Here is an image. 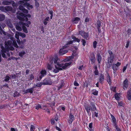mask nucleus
<instances>
[{
  "instance_id": "nucleus-9",
  "label": "nucleus",
  "mask_w": 131,
  "mask_h": 131,
  "mask_svg": "<svg viewBox=\"0 0 131 131\" xmlns=\"http://www.w3.org/2000/svg\"><path fill=\"white\" fill-rule=\"evenodd\" d=\"M79 34L84 38L86 39H87L88 35L87 34L86 32L82 30H81L79 31Z\"/></svg>"
},
{
  "instance_id": "nucleus-8",
  "label": "nucleus",
  "mask_w": 131,
  "mask_h": 131,
  "mask_svg": "<svg viewBox=\"0 0 131 131\" xmlns=\"http://www.w3.org/2000/svg\"><path fill=\"white\" fill-rule=\"evenodd\" d=\"M14 3V1L11 0H5L2 2V4L5 5H9L11 4H13Z\"/></svg>"
},
{
  "instance_id": "nucleus-48",
  "label": "nucleus",
  "mask_w": 131,
  "mask_h": 131,
  "mask_svg": "<svg viewBox=\"0 0 131 131\" xmlns=\"http://www.w3.org/2000/svg\"><path fill=\"white\" fill-rule=\"evenodd\" d=\"M73 40L68 41L67 42V44L65 45H66V46H68V45L72 44L73 42Z\"/></svg>"
},
{
  "instance_id": "nucleus-38",
  "label": "nucleus",
  "mask_w": 131,
  "mask_h": 131,
  "mask_svg": "<svg viewBox=\"0 0 131 131\" xmlns=\"http://www.w3.org/2000/svg\"><path fill=\"white\" fill-rule=\"evenodd\" d=\"M12 45H13L14 47H16L17 48H18V46L17 45L16 42L15 40H13V43Z\"/></svg>"
},
{
  "instance_id": "nucleus-35",
  "label": "nucleus",
  "mask_w": 131,
  "mask_h": 131,
  "mask_svg": "<svg viewBox=\"0 0 131 131\" xmlns=\"http://www.w3.org/2000/svg\"><path fill=\"white\" fill-rule=\"evenodd\" d=\"M64 85V83L63 82L61 83V84L59 85L58 87V90H59Z\"/></svg>"
},
{
  "instance_id": "nucleus-3",
  "label": "nucleus",
  "mask_w": 131,
  "mask_h": 131,
  "mask_svg": "<svg viewBox=\"0 0 131 131\" xmlns=\"http://www.w3.org/2000/svg\"><path fill=\"white\" fill-rule=\"evenodd\" d=\"M108 52L109 55V57L107 58L108 63H111L113 62V59L114 58V54L111 50H108Z\"/></svg>"
},
{
  "instance_id": "nucleus-11",
  "label": "nucleus",
  "mask_w": 131,
  "mask_h": 131,
  "mask_svg": "<svg viewBox=\"0 0 131 131\" xmlns=\"http://www.w3.org/2000/svg\"><path fill=\"white\" fill-rule=\"evenodd\" d=\"M101 26V23L100 20H98L97 23L96 27L98 30V32L100 33L101 32L100 27Z\"/></svg>"
},
{
  "instance_id": "nucleus-63",
  "label": "nucleus",
  "mask_w": 131,
  "mask_h": 131,
  "mask_svg": "<svg viewBox=\"0 0 131 131\" xmlns=\"http://www.w3.org/2000/svg\"><path fill=\"white\" fill-rule=\"evenodd\" d=\"M115 98L117 100H118L119 99V97L116 94L115 95Z\"/></svg>"
},
{
  "instance_id": "nucleus-56",
  "label": "nucleus",
  "mask_w": 131,
  "mask_h": 131,
  "mask_svg": "<svg viewBox=\"0 0 131 131\" xmlns=\"http://www.w3.org/2000/svg\"><path fill=\"white\" fill-rule=\"evenodd\" d=\"M94 72L95 73V75H97L98 74V71L97 70H95Z\"/></svg>"
},
{
  "instance_id": "nucleus-2",
  "label": "nucleus",
  "mask_w": 131,
  "mask_h": 131,
  "mask_svg": "<svg viewBox=\"0 0 131 131\" xmlns=\"http://www.w3.org/2000/svg\"><path fill=\"white\" fill-rule=\"evenodd\" d=\"M17 15L16 16L17 18L19 20L21 21L25 22H27V24H30L31 22L30 21L28 20V19L26 16H24V14L22 13H17Z\"/></svg>"
},
{
  "instance_id": "nucleus-32",
  "label": "nucleus",
  "mask_w": 131,
  "mask_h": 131,
  "mask_svg": "<svg viewBox=\"0 0 131 131\" xmlns=\"http://www.w3.org/2000/svg\"><path fill=\"white\" fill-rule=\"evenodd\" d=\"M72 38L73 39V40L75 41H77L78 42H79L80 41V39H79L75 37H72Z\"/></svg>"
},
{
  "instance_id": "nucleus-14",
  "label": "nucleus",
  "mask_w": 131,
  "mask_h": 131,
  "mask_svg": "<svg viewBox=\"0 0 131 131\" xmlns=\"http://www.w3.org/2000/svg\"><path fill=\"white\" fill-rule=\"evenodd\" d=\"M127 97L129 100H131V88L128 91L127 94Z\"/></svg>"
},
{
  "instance_id": "nucleus-25",
  "label": "nucleus",
  "mask_w": 131,
  "mask_h": 131,
  "mask_svg": "<svg viewBox=\"0 0 131 131\" xmlns=\"http://www.w3.org/2000/svg\"><path fill=\"white\" fill-rule=\"evenodd\" d=\"M12 8L11 6H7L5 7V12L6 11H10L12 10Z\"/></svg>"
},
{
  "instance_id": "nucleus-53",
  "label": "nucleus",
  "mask_w": 131,
  "mask_h": 131,
  "mask_svg": "<svg viewBox=\"0 0 131 131\" xmlns=\"http://www.w3.org/2000/svg\"><path fill=\"white\" fill-rule=\"evenodd\" d=\"M113 125L115 127L117 131H118L120 130V129L119 128L118 126H117V123L116 124V125H115V124H114Z\"/></svg>"
},
{
  "instance_id": "nucleus-6",
  "label": "nucleus",
  "mask_w": 131,
  "mask_h": 131,
  "mask_svg": "<svg viewBox=\"0 0 131 131\" xmlns=\"http://www.w3.org/2000/svg\"><path fill=\"white\" fill-rule=\"evenodd\" d=\"M68 46H66V45H65L59 51L60 54L61 55H63L67 53L68 52V50H66L65 49Z\"/></svg>"
},
{
  "instance_id": "nucleus-36",
  "label": "nucleus",
  "mask_w": 131,
  "mask_h": 131,
  "mask_svg": "<svg viewBox=\"0 0 131 131\" xmlns=\"http://www.w3.org/2000/svg\"><path fill=\"white\" fill-rule=\"evenodd\" d=\"M52 66L53 65L50 64V63H48L47 65L48 69L50 70H51Z\"/></svg>"
},
{
  "instance_id": "nucleus-64",
  "label": "nucleus",
  "mask_w": 131,
  "mask_h": 131,
  "mask_svg": "<svg viewBox=\"0 0 131 131\" xmlns=\"http://www.w3.org/2000/svg\"><path fill=\"white\" fill-rule=\"evenodd\" d=\"M127 68V66H124V68H123V72H124L125 70H126V68Z\"/></svg>"
},
{
  "instance_id": "nucleus-47",
  "label": "nucleus",
  "mask_w": 131,
  "mask_h": 131,
  "mask_svg": "<svg viewBox=\"0 0 131 131\" xmlns=\"http://www.w3.org/2000/svg\"><path fill=\"white\" fill-rule=\"evenodd\" d=\"M35 5L36 8H38L39 7V4L38 2H35Z\"/></svg>"
},
{
  "instance_id": "nucleus-49",
  "label": "nucleus",
  "mask_w": 131,
  "mask_h": 131,
  "mask_svg": "<svg viewBox=\"0 0 131 131\" xmlns=\"http://www.w3.org/2000/svg\"><path fill=\"white\" fill-rule=\"evenodd\" d=\"M39 108H41V106L40 105L38 104L36 106V108L38 110Z\"/></svg>"
},
{
  "instance_id": "nucleus-61",
  "label": "nucleus",
  "mask_w": 131,
  "mask_h": 131,
  "mask_svg": "<svg viewBox=\"0 0 131 131\" xmlns=\"http://www.w3.org/2000/svg\"><path fill=\"white\" fill-rule=\"evenodd\" d=\"M129 41H127V43L126 44V47L127 48L129 46Z\"/></svg>"
},
{
  "instance_id": "nucleus-46",
  "label": "nucleus",
  "mask_w": 131,
  "mask_h": 131,
  "mask_svg": "<svg viewBox=\"0 0 131 131\" xmlns=\"http://www.w3.org/2000/svg\"><path fill=\"white\" fill-rule=\"evenodd\" d=\"M81 42L82 43L83 45L84 46H85L86 43L85 40L83 39H81Z\"/></svg>"
},
{
  "instance_id": "nucleus-15",
  "label": "nucleus",
  "mask_w": 131,
  "mask_h": 131,
  "mask_svg": "<svg viewBox=\"0 0 131 131\" xmlns=\"http://www.w3.org/2000/svg\"><path fill=\"white\" fill-rule=\"evenodd\" d=\"M19 9L20 10H21L23 12L25 13H27L28 12V11L25 9L24 7L21 5H20L18 7Z\"/></svg>"
},
{
  "instance_id": "nucleus-62",
  "label": "nucleus",
  "mask_w": 131,
  "mask_h": 131,
  "mask_svg": "<svg viewBox=\"0 0 131 131\" xmlns=\"http://www.w3.org/2000/svg\"><path fill=\"white\" fill-rule=\"evenodd\" d=\"M74 84L75 86H78L79 85L78 83L76 81H75L74 82Z\"/></svg>"
},
{
  "instance_id": "nucleus-37",
  "label": "nucleus",
  "mask_w": 131,
  "mask_h": 131,
  "mask_svg": "<svg viewBox=\"0 0 131 131\" xmlns=\"http://www.w3.org/2000/svg\"><path fill=\"white\" fill-rule=\"evenodd\" d=\"M10 77L8 75H6L5 77V79L3 81L8 82L10 79Z\"/></svg>"
},
{
  "instance_id": "nucleus-24",
  "label": "nucleus",
  "mask_w": 131,
  "mask_h": 131,
  "mask_svg": "<svg viewBox=\"0 0 131 131\" xmlns=\"http://www.w3.org/2000/svg\"><path fill=\"white\" fill-rule=\"evenodd\" d=\"M80 19L78 17H76L74 18V19L72 20L73 23V24H77L78 21L80 20Z\"/></svg>"
},
{
  "instance_id": "nucleus-59",
  "label": "nucleus",
  "mask_w": 131,
  "mask_h": 131,
  "mask_svg": "<svg viewBox=\"0 0 131 131\" xmlns=\"http://www.w3.org/2000/svg\"><path fill=\"white\" fill-rule=\"evenodd\" d=\"M49 63H50V64L53 65V60L52 59H50V62Z\"/></svg>"
},
{
  "instance_id": "nucleus-45",
  "label": "nucleus",
  "mask_w": 131,
  "mask_h": 131,
  "mask_svg": "<svg viewBox=\"0 0 131 131\" xmlns=\"http://www.w3.org/2000/svg\"><path fill=\"white\" fill-rule=\"evenodd\" d=\"M7 44L9 46H11L13 44L12 41L11 40H8L7 42Z\"/></svg>"
},
{
  "instance_id": "nucleus-33",
  "label": "nucleus",
  "mask_w": 131,
  "mask_h": 131,
  "mask_svg": "<svg viewBox=\"0 0 131 131\" xmlns=\"http://www.w3.org/2000/svg\"><path fill=\"white\" fill-rule=\"evenodd\" d=\"M16 28L17 30L19 31H20L22 30L21 28L18 25H16Z\"/></svg>"
},
{
  "instance_id": "nucleus-30",
  "label": "nucleus",
  "mask_w": 131,
  "mask_h": 131,
  "mask_svg": "<svg viewBox=\"0 0 131 131\" xmlns=\"http://www.w3.org/2000/svg\"><path fill=\"white\" fill-rule=\"evenodd\" d=\"M22 29L26 33H27L28 32V31L26 27L24 26H22Z\"/></svg>"
},
{
  "instance_id": "nucleus-51",
  "label": "nucleus",
  "mask_w": 131,
  "mask_h": 131,
  "mask_svg": "<svg viewBox=\"0 0 131 131\" xmlns=\"http://www.w3.org/2000/svg\"><path fill=\"white\" fill-rule=\"evenodd\" d=\"M43 109L45 110L48 113H50V111L48 108L47 107H45V108Z\"/></svg>"
},
{
  "instance_id": "nucleus-20",
  "label": "nucleus",
  "mask_w": 131,
  "mask_h": 131,
  "mask_svg": "<svg viewBox=\"0 0 131 131\" xmlns=\"http://www.w3.org/2000/svg\"><path fill=\"white\" fill-rule=\"evenodd\" d=\"M85 109L88 114H89L91 109V106L89 105H86L84 106Z\"/></svg>"
},
{
  "instance_id": "nucleus-40",
  "label": "nucleus",
  "mask_w": 131,
  "mask_h": 131,
  "mask_svg": "<svg viewBox=\"0 0 131 131\" xmlns=\"http://www.w3.org/2000/svg\"><path fill=\"white\" fill-rule=\"evenodd\" d=\"M34 77L33 75L32 74H31L30 75L29 78L28 79V80L29 81L31 80L32 79H34Z\"/></svg>"
},
{
  "instance_id": "nucleus-13",
  "label": "nucleus",
  "mask_w": 131,
  "mask_h": 131,
  "mask_svg": "<svg viewBox=\"0 0 131 131\" xmlns=\"http://www.w3.org/2000/svg\"><path fill=\"white\" fill-rule=\"evenodd\" d=\"M46 71L45 70H42L40 71V75H39V77L40 79L46 74Z\"/></svg>"
},
{
  "instance_id": "nucleus-23",
  "label": "nucleus",
  "mask_w": 131,
  "mask_h": 131,
  "mask_svg": "<svg viewBox=\"0 0 131 131\" xmlns=\"http://www.w3.org/2000/svg\"><path fill=\"white\" fill-rule=\"evenodd\" d=\"M111 116L112 118V121L113 123V125L115 124V125H116V124L117 123L116 119L115 117L112 115L111 114Z\"/></svg>"
},
{
  "instance_id": "nucleus-42",
  "label": "nucleus",
  "mask_w": 131,
  "mask_h": 131,
  "mask_svg": "<svg viewBox=\"0 0 131 131\" xmlns=\"http://www.w3.org/2000/svg\"><path fill=\"white\" fill-rule=\"evenodd\" d=\"M19 36L23 38H25L26 37V35L24 33L19 32Z\"/></svg>"
},
{
  "instance_id": "nucleus-7",
  "label": "nucleus",
  "mask_w": 131,
  "mask_h": 131,
  "mask_svg": "<svg viewBox=\"0 0 131 131\" xmlns=\"http://www.w3.org/2000/svg\"><path fill=\"white\" fill-rule=\"evenodd\" d=\"M18 3L19 4H21L22 5H23L24 6H27L28 7L30 8H33L32 5H30L27 2L24 3L23 1H20L18 2Z\"/></svg>"
},
{
  "instance_id": "nucleus-16",
  "label": "nucleus",
  "mask_w": 131,
  "mask_h": 131,
  "mask_svg": "<svg viewBox=\"0 0 131 131\" xmlns=\"http://www.w3.org/2000/svg\"><path fill=\"white\" fill-rule=\"evenodd\" d=\"M36 88V86H33L32 88L30 89H27L25 91L24 93H33V91L34 90V89Z\"/></svg>"
},
{
  "instance_id": "nucleus-54",
  "label": "nucleus",
  "mask_w": 131,
  "mask_h": 131,
  "mask_svg": "<svg viewBox=\"0 0 131 131\" xmlns=\"http://www.w3.org/2000/svg\"><path fill=\"white\" fill-rule=\"evenodd\" d=\"M10 46V47L8 46L9 49L10 50L13 51L14 50V48L13 47L11 46Z\"/></svg>"
},
{
  "instance_id": "nucleus-39",
  "label": "nucleus",
  "mask_w": 131,
  "mask_h": 131,
  "mask_svg": "<svg viewBox=\"0 0 131 131\" xmlns=\"http://www.w3.org/2000/svg\"><path fill=\"white\" fill-rule=\"evenodd\" d=\"M25 54V52L23 51L21 52H19V56L21 57H22Z\"/></svg>"
},
{
  "instance_id": "nucleus-55",
  "label": "nucleus",
  "mask_w": 131,
  "mask_h": 131,
  "mask_svg": "<svg viewBox=\"0 0 131 131\" xmlns=\"http://www.w3.org/2000/svg\"><path fill=\"white\" fill-rule=\"evenodd\" d=\"M1 54L3 58H6L5 53H3V52H1Z\"/></svg>"
},
{
  "instance_id": "nucleus-60",
  "label": "nucleus",
  "mask_w": 131,
  "mask_h": 131,
  "mask_svg": "<svg viewBox=\"0 0 131 131\" xmlns=\"http://www.w3.org/2000/svg\"><path fill=\"white\" fill-rule=\"evenodd\" d=\"M55 121L54 119H52L51 120V123L52 125L54 124Z\"/></svg>"
},
{
  "instance_id": "nucleus-27",
  "label": "nucleus",
  "mask_w": 131,
  "mask_h": 131,
  "mask_svg": "<svg viewBox=\"0 0 131 131\" xmlns=\"http://www.w3.org/2000/svg\"><path fill=\"white\" fill-rule=\"evenodd\" d=\"M107 81L110 85H111L112 83V81L111 79V77L109 75H108L107 77Z\"/></svg>"
},
{
  "instance_id": "nucleus-10",
  "label": "nucleus",
  "mask_w": 131,
  "mask_h": 131,
  "mask_svg": "<svg viewBox=\"0 0 131 131\" xmlns=\"http://www.w3.org/2000/svg\"><path fill=\"white\" fill-rule=\"evenodd\" d=\"M128 80L127 79L125 80L124 81L123 89L124 90H126L128 86Z\"/></svg>"
},
{
  "instance_id": "nucleus-43",
  "label": "nucleus",
  "mask_w": 131,
  "mask_h": 131,
  "mask_svg": "<svg viewBox=\"0 0 131 131\" xmlns=\"http://www.w3.org/2000/svg\"><path fill=\"white\" fill-rule=\"evenodd\" d=\"M97 42L96 41H94L93 43V48H95L96 47V45L97 44Z\"/></svg>"
},
{
  "instance_id": "nucleus-1",
  "label": "nucleus",
  "mask_w": 131,
  "mask_h": 131,
  "mask_svg": "<svg viewBox=\"0 0 131 131\" xmlns=\"http://www.w3.org/2000/svg\"><path fill=\"white\" fill-rule=\"evenodd\" d=\"M58 60V57L57 56H55L54 60V62L55 64L56 65V66H58V67H62V68L63 69H66L67 67L70 66L71 63V62L68 63H66L64 64H60Z\"/></svg>"
},
{
  "instance_id": "nucleus-31",
  "label": "nucleus",
  "mask_w": 131,
  "mask_h": 131,
  "mask_svg": "<svg viewBox=\"0 0 131 131\" xmlns=\"http://www.w3.org/2000/svg\"><path fill=\"white\" fill-rule=\"evenodd\" d=\"M19 32L16 31L15 36L16 38L18 39V40H19Z\"/></svg>"
},
{
  "instance_id": "nucleus-28",
  "label": "nucleus",
  "mask_w": 131,
  "mask_h": 131,
  "mask_svg": "<svg viewBox=\"0 0 131 131\" xmlns=\"http://www.w3.org/2000/svg\"><path fill=\"white\" fill-rule=\"evenodd\" d=\"M23 21H21L19 22V23L20 24H21L22 25V26H26L27 27H29V26L28 24L27 23H24Z\"/></svg>"
},
{
  "instance_id": "nucleus-22",
  "label": "nucleus",
  "mask_w": 131,
  "mask_h": 131,
  "mask_svg": "<svg viewBox=\"0 0 131 131\" xmlns=\"http://www.w3.org/2000/svg\"><path fill=\"white\" fill-rule=\"evenodd\" d=\"M104 79V77L103 74H101L100 76L99 81L101 83H102Z\"/></svg>"
},
{
  "instance_id": "nucleus-34",
  "label": "nucleus",
  "mask_w": 131,
  "mask_h": 131,
  "mask_svg": "<svg viewBox=\"0 0 131 131\" xmlns=\"http://www.w3.org/2000/svg\"><path fill=\"white\" fill-rule=\"evenodd\" d=\"M92 94L95 95H97L98 94V91H97L95 90L94 89L92 90Z\"/></svg>"
},
{
  "instance_id": "nucleus-5",
  "label": "nucleus",
  "mask_w": 131,
  "mask_h": 131,
  "mask_svg": "<svg viewBox=\"0 0 131 131\" xmlns=\"http://www.w3.org/2000/svg\"><path fill=\"white\" fill-rule=\"evenodd\" d=\"M42 83L43 85L51 84L52 82L51 81V79L49 77L46 78L43 80Z\"/></svg>"
},
{
  "instance_id": "nucleus-52",
  "label": "nucleus",
  "mask_w": 131,
  "mask_h": 131,
  "mask_svg": "<svg viewBox=\"0 0 131 131\" xmlns=\"http://www.w3.org/2000/svg\"><path fill=\"white\" fill-rule=\"evenodd\" d=\"M19 94V93L17 92H15L14 93V97L16 96H19L18 95Z\"/></svg>"
},
{
  "instance_id": "nucleus-26",
  "label": "nucleus",
  "mask_w": 131,
  "mask_h": 131,
  "mask_svg": "<svg viewBox=\"0 0 131 131\" xmlns=\"http://www.w3.org/2000/svg\"><path fill=\"white\" fill-rule=\"evenodd\" d=\"M91 61L94 62V61H95V57L94 54H92L91 55Z\"/></svg>"
},
{
  "instance_id": "nucleus-29",
  "label": "nucleus",
  "mask_w": 131,
  "mask_h": 131,
  "mask_svg": "<svg viewBox=\"0 0 131 131\" xmlns=\"http://www.w3.org/2000/svg\"><path fill=\"white\" fill-rule=\"evenodd\" d=\"M5 18V16L2 14H0V21L3 20Z\"/></svg>"
},
{
  "instance_id": "nucleus-17",
  "label": "nucleus",
  "mask_w": 131,
  "mask_h": 131,
  "mask_svg": "<svg viewBox=\"0 0 131 131\" xmlns=\"http://www.w3.org/2000/svg\"><path fill=\"white\" fill-rule=\"evenodd\" d=\"M69 116L70 119L69 121V124H71L72 121L74 119V116L71 113H70V115Z\"/></svg>"
},
{
  "instance_id": "nucleus-50",
  "label": "nucleus",
  "mask_w": 131,
  "mask_h": 131,
  "mask_svg": "<svg viewBox=\"0 0 131 131\" xmlns=\"http://www.w3.org/2000/svg\"><path fill=\"white\" fill-rule=\"evenodd\" d=\"M10 77H11L12 78L16 79V76L15 74H12L10 75Z\"/></svg>"
},
{
  "instance_id": "nucleus-19",
  "label": "nucleus",
  "mask_w": 131,
  "mask_h": 131,
  "mask_svg": "<svg viewBox=\"0 0 131 131\" xmlns=\"http://www.w3.org/2000/svg\"><path fill=\"white\" fill-rule=\"evenodd\" d=\"M96 57L97 59L98 63H100L101 61V60L102 57L100 53H98L97 54Z\"/></svg>"
},
{
  "instance_id": "nucleus-18",
  "label": "nucleus",
  "mask_w": 131,
  "mask_h": 131,
  "mask_svg": "<svg viewBox=\"0 0 131 131\" xmlns=\"http://www.w3.org/2000/svg\"><path fill=\"white\" fill-rule=\"evenodd\" d=\"M91 106V111H94L96 110V108L95 105L94 103L92 102L90 103Z\"/></svg>"
},
{
  "instance_id": "nucleus-41",
  "label": "nucleus",
  "mask_w": 131,
  "mask_h": 131,
  "mask_svg": "<svg viewBox=\"0 0 131 131\" xmlns=\"http://www.w3.org/2000/svg\"><path fill=\"white\" fill-rule=\"evenodd\" d=\"M0 10L2 11L5 12V7L3 6H0Z\"/></svg>"
},
{
  "instance_id": "nucleus-12",
  "label": "nucleus",
  "mask_w": 131,
  "mask_h": 131,
  "mask_svg": "<svg viewBox=\"0 0 131 131\" xmlns=\"http://www.w3.org/2000/svg\"><path fill=\"white\" fill-rule=\"evenodd\" d=\"M6 24L9 27L12 28L13 27V26L11 23L10 20L9 19H7L6 20Z\"/></svg>"
},
{
  "instance_id": "nucleus-57",
  "label": "nucleus",
  "mask_w": 131,
  "mask_h": 131,
  "mask_svg": "<svg viewBox=\"0 0 131 131\" xmlns=\"http://www.w3.org/2000/svg\"><path fill=\"white\" fill-rule=\"evenodd\" d=\"M41 85V84L40 83H38L35 86H36V87H38L40 86Z\"/></svg>"
},
{
  "instance_id": "nucleus-44",
  "label": "nucleus",
  "mask_w": 131,
  "mask_h": 131,
  "mask_svg": "<svg viewBox=\"0 0 131 131\" xmlns=\"http://www.w3.org/2000/svg\"><path fill=\"white\" fill-rule=\"evenodd\" d=\"M7 51H8V49H6L4 48L2 49V51H1V52L5 53H7Z\"/></svg>"
},
{
  "instance_id": "nucleus-4",
  "label": "nucleus",
  "mask_w": 131,
  "mask_h": 131,
  "mask_svg": "<svg viewBox=\"0 0 131 131\" xmlns=\"http://www.w3.org/2000/svg\"><path fill=\"white\" fill-rule=\"evenodd\" d=\"M121 64V63L117 62L116 64H113L112 65V69L114 70L113 73H115L118 69L119 66Z\"/></svg>"
},
{
  "instance_id": "nucleus-21",
  "label": "nucleus",
  "mask_w": 131,
  "mask_h": 131,
  "mask_svg": "<svg viewBox=\"0 0 131 131\" xmlns=\"http://www.w3.org/2000/svg\"><path fill=\"white\" fill-rule=\"evenodd\" d=\"M55 67L56 68L54 69L53 71V72L55 73L58 72L59 70H62V68H59V67H57L56 64H55Z\"/></svg>"
},
{
  "instance_id": "nucleus-58",
  "label": "nucleus",
  "mask_w": 131,
  "mask_h": 131,
  "mask_svg": "<svg viewBox=\"0 0 131 131\" xmlns=\"http://www.w3.org/2000/svg\"><path fill=\"white\" fill-rule=\"evenodd\" d=\"M118 105L119 106H122L123 104L122 102H119L118 103Z\"/></svg>"
}]
</instances>
